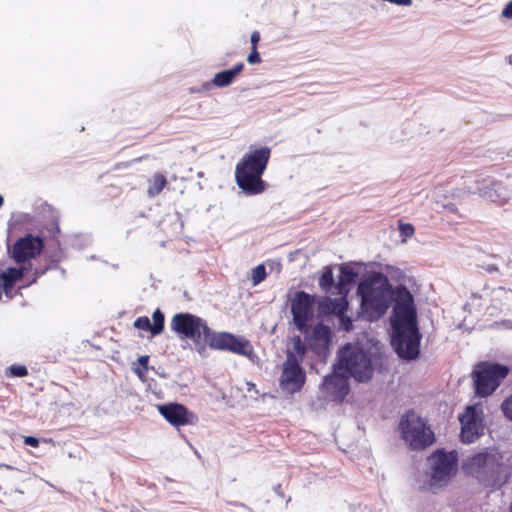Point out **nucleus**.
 Returning a JSON list of instances; mask_svg holds the SVG:
<instances>
[{
    "label": "nucleus",
    "instance_id": "obj_1",
    "mask_svg": "<svg viewBox=\"0 0 512 512\" xmlns=\"http://www.w3.org/2000/svg\"><path fill=\"white\" fill-rule=\"evenodd\" d=\"M357 293L361 297L360 315L368 321L381 318L395 301L392 345L399 357L406 360L417 358L421 336L411 292L402 285L393 290L385 275L374 272L359 283Z\"/></svg>",
    "mask_w": 512,
    "mask_h": 512
},
{
    "label": "nucleus",
    "instance_id": "obj_2",
    "mask_svg": "<svg viewBox=\"0 0 512 512\" xmlns=\"http://www.w3.org/2000/svg\"><path fill=\"white\" fill-rule=\"evenodd\" d=\"M306 347L300 336L292 337L286 348V359L282 363L279 386L287 394H293L303 387L306 374L300 363L304 359Z\"/></svg>",
    "mask_w": 512,
    "mask_h": 512
},
{
    "label": "nucleus",
    "instance_id": "obj_3",
    "mask_svg": "<svg viewBox=\"0 0 512 512\" xmlns=\"http://www.w3.org/2000/svg\"><path fill=\"white\" fill-rule=\"evenodd\" d=\"M501 459L499 452L495 449H488L466 459L463 467L468 474L486 486L500 487L506 481Z\"/></svg>",
    "mask_w": 512,
    "mask_h": 512
},
{
    "label": "nucleus",
    "instance_id": "obj_4",
    "mask_svg": "<svg viewBox=\"0 0 512 512\" xmlns=\"http://www.w3.org/2000/svg\"><path fill=\"white\" fill-rule=\"evenodd\" d=\"M270 157L267 147L257 149L237 164L235 177L238 186L248 194H258L264 191V182L261 180Z\"/></svg>",
    "mask_w": 512,
    "mask_h": 512
},
{
    "label": "nucleus",
    "instance_id": "obj_5",
    "mask_svg": "<svg viewBox=\"0 0 512 512\" xmlns=\"http://www.w3.org/2000/svg\"><path fill=\"white\" fill-rule=\"evenodd\" d=\"M338 370L353 377L358 382L369 381L375 371V363L370 354L359 345L348 343L338 352Z\"/></svg>",
    "mask_w": 512,
    "mask_h": 512
},
{
    "label": "nucleus",
    "instance_id": "obj_6",
    "mask_svg": "<svg viewBox=\"0 0 512 512\" xmlns=\"http://www.w3.org/2000/svg\"><path fill=\"white\" fill-rule=\"evenodd\" d=\"M427 462L431 486L446 485L457 472L458 458L455 451L437 450L428 458Z\"/></svg>",
    "mask_w": 512,
    "mask_h": 512
},
{
    "label": "nucleus",
    "instance_id": "obj_7",
    "mask_svg": "<svg viewBox=\"0 0 512 512\" xmlns=\"http://www.w3.org/2000/svg\"><path fill=\"white\" fill-rule=\"evenodd\" d=\"M508 373L507 366L489 362L480 363L473 371L476 393L482 397L490 395Z\"/></svg>",
    "mask_w": 512,
    "mask_h": 512
},
{
    "label": "nucleus",
    "instance_id": "obj_8",
    "mask_svg": "<svg viewBox=\"0 0 512 512\" xmlns=\"http://www.w3.org/2000/svg\"><path fill=\"white\" fill-rule=\"evenodd\" d=\"M403 440L413 449H422L432 444L433 433L414 412L406 413L400 421Z\"/></svg>",
    "mask_w": 512,
    "mask_h": 512
},
{
    "label": "nucleus",
    "instance_id": "obj_9",
    "mask_svg": "<svg viewBox=\"0 0 512 512\" xmlns=\"http://www.w3.org/2000/svg\"><path fill=\"white\" fill-rule=\"evenodd\" d=\"M171 328L176 333L193 340L195 343L206 342L209 338V328L199 317L189 313H179L173 316Z\"/></svg>",
    "mask_w": 512,
    "mask_h": 512
},
{
    "label": "nucleus",
    "instance_id": "obj_10",
    "mask_svg": "<svg viewBox=\"0 0 512 512\" xmlns=\"http://www.w3.org/2000/svg\"><path fill=\"white\" fill-rule=\"evenodd\" d=\"M206 342H208L213 349L227 350L235 354L243 355L251 361H254L256 358L253 346L243 337H237L226 332L212 334L209 330V338Z\"/></svg>",
    "mask_w": 512,
    "mask_h": 512
},
{
    "label": "nucleus",
    "instance_id": "obj_11",
    "mask_svg": "<svg viewBox=\"0 0 512 512\" xmlns=\"http://www.w3.org/2000/svg\"><path fill=\"white\" fill-rule=\"evenodd\" d=\"M44 249L41 237L26 234L15 241L10 249L11 258L18 265L31 264L30 260L39 256Z\"/></svg>",
    "mask_w": 512,
    "mask_h": 512
},
{
    "label": "nucleus",
    "instance_id": "obj_12",
    "mask_svg": "<svg viewBox=\"0 0 512 512\" xmlns=\"http://www.w3.org/2000/svg\"><path fill=\"white\" fill-rule=\"evenodd\" d=\"M459 420L463 442L472 443L484 433V413L480 404L468 406Z\"/></svg>",
    "mask_w": 512,
    "mask_h": 512
},
{
    "label": "nucleus",
    "instance_id": "obj_13",
    "mask_svg": "<svg viewBox=\"0 0 512 512\" xmlns=\"http://www.w3.org/2000/svg\"><path fill=\"white\" fill-rule=\"evenodd\" d=\"M38 272L33 269L32 264L21 265L19 268L10 267L0 273V294L3 292L8 298L13 297V288L15 284L24 279L28 284L36 282Z\"/></svg>",
    "mask_w": 512,
    "mask_h": 512
},
{
    "label": "nucleus",
    "instance_id": "obj_14",
    "mask_svg": "<svg viewBox=\"0 0 512 512\" xmlns=\"http://www.w3.org/2000/svg\"><path fill=\"white\" fill-rule=\"evenodd\" d=\"M468 192L478 193L482 198L498 205L506 204L511 197L504 185L489 178L475 180L474 185L468 187Z\"/></svg>",
    "mask_w": 512,
    "mask_h": 512
},
{
    "label": "nucleus",
    "instance_id": "obj_15",
    "mask_svg": "<svg viewBox=\"0 0 512 512\" xmlns=\"http://www.w3.org/2000/svg\"><path fill=\"white\" fill-rule=\"evenodd\" d=\"M320 389L324 398L342 401L349 392L347 375L342 370H338L336 365L334 373L325 377Z\"/></svg>",
    "mask_w": 512,
    "mask_h": 512
},
{
    "label": "nucleus",
    "instance_id": "obj_16",
    "mask_svg": "<svg viewBox=\"0 0 512 512\" xmlns=\"http://www.w3.org/2000/svg\"><path fill=\"white\" fill-rule=\"evenodd\" d=\"M314 297L309 294L299 291L295 294L291 302V310L293 314V321L297 328L303 331L310 318L314 313Z\"/></svg>",
    "mask_w": 512,
    "mask_h": 512
},
{
    "label": "nucleus",
    "instance_id": "obj_17",
    "mask_svg": "<svg viewBox=\"0 0 512 512\" xmlns=\"http://www.w3.org/2000/svg\"><path fill=\"white\" fill-rule=\"evenodd\" d=\"M159 413L173 426H182L191 423L193 415L181 404L169 403L157 406Z\"/></svg>",
    "mask_w": 512,
    "mask_h": 512
},
{
    "label": "nucleus",
    "instance_id": "obj_18",
    "mask_svg": "<svg viewBox=\"0 0 512 512\" xmlns=\"http://www.w3.org/2000/svg\"><path fill=\"white\" fill-rule=\"evenodd\" d=\"M331 331L329 327L323 324H317L310 337L311 348L321 356H324L328 351L330 344Z\"/></svg>",
    "mask_w": 512,
    "mask_h": 512
},
{
    "label": "nucleus",
    "instance_id": "obj_19",
    "mask_svg": "<svg viewBox=\"0 0 512 512\" xmlns=\"http://www.w3.org/2000/svg\"><path fill=\"white\" fill-rule=\"evenodd\" d=\"M243 68L244 64L238 63L232 69L216 73L212 79L213 85L217 87H227L231 85L234 79L242 72Z\"/></svg>",
    "mask_w": 512,
    "mask_h": 512
},
{
    "label": "nucleus",
    "instance_id": "obj_20",
    "mask_svg": "<svg viewBox=\"0 0 512 512\" xmlns=\"http://www.w3.org/2000/svg\"><path fill=\"white\" fill-rule=\"evenodd\" d=\"M323 305L327 306V310L331 313L338 314L342 319L343 329L349 331L352 327V322L350 319H344V311L346 310L347 302L345 301L344 296L336 299H327Z\"/></svg>",
    "mask_w": 512,
    "mask_h": 512
},
{
    "label": "nucleus",
    "instance_id": "obj_21",
    "mask_svg": "<svg viewBox=\"0 0 512 512\" xmlns=\"http://www.w3.org/2000/svg\"><path fill=\"white\" fill-rule=\"evenodd\" d=\"M149 356L144 355L137 359L134 363L133 371L142 382H147L149 379V372L153 371V368L148 366Z\"/></svg>",
    "mask_w": 512,
    "mask_h": 512
},
{
    "label": "nucleus",
    "instance_id": "obj_22",
    "mask_svg": "<svg viewBox=\"0 0 512 512\" xmlns=\"http://www.w3.org/2000/svg\"><path fill=\"white\" fill-rule=\"evenodd\" d=\"M167 183L166 177L161 173H155L148 180V188L147 193L150 197H155L158 195Z\"/></svg>",
    "mask_w": 512,
    "mask_h": 512
},
{
    "label": "nucleus",
    "instance_id": "obj_23",
    "mask_svg": "<svg viewBox=\"0 0 512 512\" xmlns=\"http://www.w3.org/2000/svg\"><path fill=\"white\" fill-rule=\"evenodd\" d=\"M358 277V273L355 272L352 268L349 267H341V276L339 280V293L343 294L347 291V285L354 283Z\"/></svg>",
    "mask_w": 512,
    "mask_h": 512
},
{
    "label": "nucleus",
    "instance_id": "obj_24",
    "mask_svg": "<svg viewBox=\"0 0 512 512\" xmlns=\"http://www.w3.org/2000/svg\"><path fill=\"white\" fill-rule=\"evenodd\" d=\"M152 336L159 335L164 329V314L159 310H155L152 315Z\"/></svg>",
    "mask_w": 512,
    "mask_h": 512
},
{
    "label": "nucleus",
    "instance_id": "obj_25",
    "mask_svg": "<svg viewBox=\"0 0 512 512\" xmlns=\"http://www.w3.org/2000/svg\"><path fill=\"white\" fill-rule=\"evenodd\" d=\"M6 375L9 377H25L28 375V369L24 365L13 364L6 369Z\"/></svg>",
    "mask_w": 512,
    "mask_h": 512
},
{
    "label": "nucleus",
    "instance_id": "obj_26",
    "mask_svg": "<svg viewBox=\"0 0 512 512\" xmlns=\"http://www.w3.org/2000/svg\"><path fill=\"white\" fill-rule=\"evenodd\" d=\"M334 284L333 273L330 268H326L319 279V285L321 288L328 290L332 288Z\"/></svg>",
    "mask_w": 512,
    "mask_h": 512
},
{
    "label": "nucleus",
    "instance_id": "obj_27",
    "mask_svg": "<svg viewBox=\"0 0 512 512\" xmlns=\"http://www.w3.org/2000/svg\"><path fill=\"white\" fill-rule=\"evenodd\" d=\"M266 277V271L264 265L260 264L252 270V282L253 285L259 284Z\"/></svg>",
    "mask_w": 512,
    "mask_h": 512
},
{
    "label": "nucleus",
    "instance_id": "obj_28",
    "mask_svg": "<svg viewBox=\"0 0 512 512\" xmlns=\"http://www.w3.org/2000/svg\"><path fill=\"white\" fill-rule=\"evenodd\" d=\"M134 327L139 330L149 331L152 334V325L149 318L146 316L136 319L134 322Z\"/></svg>",
    "mask_w": 512,
    "mask_h": 512
},
{
    "label": "nucleus",
    "instance_id": "obj_29",
    "mask_svg": "<svg viewBox=\"0 0 512 512\" xmlns=\"http://www.w3.org/2000/svg\"><path fill=\"white\" fill-rule=\"evenodd\" d=\"M501 409L504 413V415L509 419L512 420V395L507 398L501 405Z\"/></svg>",
    "mask_w": 512,
    "mask_h": 512
},
{
    "label": "nucleus",
    "instance_id": "obj_30",
    "mask_svg": "<svg viewBox=\"0 0 512 512\" xmlns=\"http://www.w3.org/2000/svg\"><path fill=\"white\" fill-rule=\"evenodd\" d=\"M247 61L249 64H257L261 62V58L257 51V48L252 47L251 53L247 57Z\"/></svg>",
    "mask_w": 512,
    "mask_h": 512
},
{
    "label": "nucleus",
    "instance_id": "obj_31",
    "mask_svg": "<svg viewBox=\"0 0 512 512\" xmlns=\"http://www.w3.org/2000/svg\"><path fill=\"white\" fill-rule=\"evenodd\" d=\"M400 232L405 237H410L414 233V227L411 224H401Z\"/></svg>",
    "mask_w": 512,
    "mask_h": 512
},
{
    "label": "nucleus",
    "instance_id": "obj_32",
    "mask_svg": "<svg viewBox=\"0 0 512 512\" xmlns=\"http://www.w3.org/2000/svg\"><path fill=\"white\" fill-rule=\"evenodd\" d=\"M23 441L26 445L34 447V448L38 447L39 443H40L39 439L36 437H33V436H25L23 438Z\"/></svg>",
    "mask_w": 512,
    "mask_h": 512
},
{
    "label": "nucleus",
    "instance_id": "obj_33",
    "mask_svg": "<svg viewBox=\"0 0 512 512\" xmlns=\"http://www.w3.org/2000/svg\"><path fill=\"white\" fill-rule=\"evenodd\" d=\"M502 16L505 18H512V0L505 5L502 10Z\"/></svg>",
    "mask_w": 512,
    "mask_h": 512
},
{
    "label": "nucleus",
    "instance_id": "obj_34",
    "mask_svg": "<svg viewBox=\"0 0 512 512\" xmlns=\"http://www.w3.org/2000/svg\"><path fill=\"white\" fill-rule=\"evenodd\" d=\"M250 40H251V43H252V47L257 48V44H258V42H259V40H260V35H259V33H258L257 31H254V32L251 34V38H250Z\"/></svg>",
    "mask_w": 512,
    "mask_h": 512
},
{
    "label": "nucleus",
    "instance_id": "obj_35",
    "mask_svg": "<svg viewBox=\"0 0 512 512\" xmlns=\"http://www.w3.org/2000/svg\"><path fill=\"white\" fill-rule=\"evenodd\" d=\"M1 467L6 468V469H12V466H10L8 464H3V463H0V468Z\"/></svg>",
    "mask_w": 512,
    "mask_h": 512
},
{
    "label": "nucleus",
    "instance_id": "obj_36",
    "mask_svg": "<svg viewBox=\"0 0 512 512\" xmlns=\"http://www.w3.org/2000/svg\"><path fill=\"white\" fill-rule=\"evenodd\" d=\"M4 204V199L3 197L0 195V208L3 206Z\"/></svg>",
    "mask_w": 512,
    "mask_h": 512
},
{
    "label": "nucleus",
    "instance_id": "obj_37",
    "mask_svg": "<svg viewBox=\"0 0 512 512\" xmlns=\"http://www.w3.org/2000/svg\"><path fill=\"white\" fill-rule=\"evenodd\" d=\"M510 512H512V502H511V506H510Z\"/></svg>",
    "mask_w": 512,
    "mask_h": 512
},
{
    "label": "nucleus",
    "instance_id": "obj_38",
    "mask_svg": "<svg viewBox=\"0 0 512 512\" xmlns=\"http://www.w3.org/2000/svg\"><path fill=\"white\" fill-rule=\"evenodd\" d=\"M2 489V487L0 486V490Z\"/></svg>",
    "mask_w": 512,
    "mask_h": 512
}]
</instances>
